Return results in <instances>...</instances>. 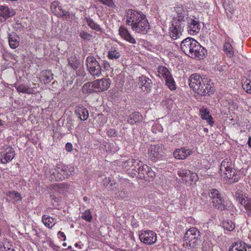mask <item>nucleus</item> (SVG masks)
Masks as SVG:
<instances>
[{
    "instance_id": "nucleus-1",
    "label": "nucleus",
    "mask_w": 251,
    "mask_h": 251,
    "mask_svg": "<svg viewBox=\"0 0 251 251\" xmlns=\"http://www.w3.org/2000/svg\"><path fill=\"white\" fill-rule=\"evenodd\" d=\"M126 22L127 25L135 32L146 34L150 28L146 15L142 12L128 9L126 12Z\"/></svg>"
},
{
    "instance_id": "nucleus-2",
    "label": "nucleus",
    "mask_w": 251,
    "mask_h": 251,
    "mask_svg": "<svg viewBox=\"0 0 251 251\" xmlns=\"http://www.w3.org/2000/svg\"><path fill=\"white\" fill-rule=\"evenodd\" d=\"M181 50L188 56L195 59H203L207 55V50L196 40L187 38L180 44Z\"/></svg>"
},
{
    "instance_id": "nucleus-3",
    "label": "nucleus",
    "mask_w": 251,
    "mask_h": 251,
    "mask_svg": "<svg viewBox=\"0 0 251 251\" xmlns=\"http://www.w3.org/2000/svg\"><path fill=\"white\" fill-rule=\"evenodd\" d=\"M189 85L195 93L201 96H210L214 92V88L208 83V80L202 78L197 74L191 75Z\"/></svg>"
},
{
    "instance_id": "nucleus-4",
    "label": "nucleus",
    "mask_w": 251,
    "mask_h": 251,
    "mask_svg": "<svg viewBox=\"0 0 251 251\" xmlns=\"http://www.w3.org/2000/svg\"><path fill=\"white\" fill-rule=\"evenodd\" d=\"M233 164L229 158L225 159L221 163L220 173L222 176L230 179L231 182H237L240 176V174L232 168Z\"/></svg>"
},
{
    "instance_id": "nucleus-5",
    "label": "nucleus",
    "mask_w": 251,
    "mask_h": 251,
    "mask_svg": "<svg viewBox=\"0 0 251 251\" xmlns=\"http://www.w3.org/2000/svg\"><path fill=\"white\" fill-rule=\"evenodd\" d=\"M86 62L87 69L92 75L97 77L101 75V67L95 57L89 56Z\"/></svg>"
},
{
    "instance_id": "nucleus-6",
    "label": "nucleus",
    "mask_w": 251,
    "mask_h": 251,
    "mask_svg": "<svg viewBox=\"0 0 251 251\" xmlns=\"http://www.w3.org/2000/svg\"><path fill=\"white\" fill-rule=\"evenodd\" d=\"M187 29L188 33L191 35H197L201 29L200 22L198 18L194 16L187 18Z\"/></svg>"
},
{
    "instance_id": "nucleus-7",
    "label": "nucleus",
    "mask_w": 251,
    "mask_h": 251,
    "mask_svg": "<svg viewBox=\"0 0 251 251\" xmlns=\"http://www.w3.org/2000/svg\"><path fill=\"white\" fill-rule=\"evenodd\" d=\"M15 151L11 146H5L0 151V162L4 164L12 161L15 157Z\"/></svg>"
},
{
    "instance_id": "nucleus-8",
    "label": "nucleus",
    "mask_w": 251,
    "mask_h": 251,
    "mask_svg": "<svg viewBox=\"0 0 251 251\" xmlns=\"http://www.w3.org/2000/svg\"><path fill=\"white\" fill-rule=\"evenodd\" d=\"M139 239L143 243L147 245H152L157 241L156 234L151 230L143 231L139 234Z\"/></svg>"
},
{
    "instance_id": "nucleus-9",
    "label": "nucleus",
    "mask_w": 251,
    "mask_h": 251,
    "mask_svg": "<svg viewBox=\"0 0 251 251\" xmlns=\"http://www.w3.org/2000/svg\"><path fill=\"white\" fill-rule=\"evenodd\" d=\"M163 151L162 145H151L148 150L149 157L152 161L155 162L160 158Z\"/></svg>"
},
{
    "instance_id": "nucleus-10",
    "label": "nucleus",
    "mask_w": 251,
    "mask_h": 251,
    "mask_svg": "<svg viewBox=\"0 0 251 251\" xmlns=\"http://www.w3.org/2000/svg\"><path fill=\"white\" fill-rule=\"evenodd\" d=\"M177 174L180 177H182L183 181L190 184L196 182L198 179L197 175L188 170H180L178 171Z\"/></svg>"
},
{
    "instance_id": "nucleus-11",
    "label": "nucleus",
    "mask_w": 251,
    "mask_h": 251,
    "mask_svg": "<svg viewBox=\"0 0 251 251\" xmlns=\"http://www.w3.org/2000/svg\"><path fill=\"white\" fill-rule=\"evenodd\" d=\"M177 22H172L171 26L169 28V33L170 37L173 39H176L182 35V31L183 30L184 24H179Z\"/></svg>"
},
{
    "instance_id": "nucleus-12",
    "label": "nucleus",
    "mask_w": 251,
    "mask_h": 251,
    "mask_svg": "<svg viewBox=\"0 0 251 251\" xmlns=\"http://www.w3.org/2000/svg\"><path fill=\"white\" fill-rule=\"evenodd\" d=\"M138 84L142 91L149 92L152 87V81L149 77L142 75L137 78Z\"/></svg>"
},
{
    "instance_id": "nucleus-13",
    "label": "nucleus",
    "mask_w": 251,
    "mask_h": 251,
    "mask_svg": "<svg viewBox=\"0 0 251 251\" xmlns=\"http://www.w3.org/2000/svg\"><path fill=\"white\" fill-rule=\"evenodd\" d=\"M110 80L102 78L94 81V86L96 92H101L106 90L110 86Z\"/></svg>"
},
{
    "instance_id": "nucleus-14",
    "label": "nucleus",
    "mask_w": 251,
    "mask_h": 251,
    "mask_svg": "<svg viewBox=\"0 0 251 251\" xmlns=\"http://www.w3.org/2000/svg\"><path fill=\"white\" fill-rule=\"evenodd\" d=\"M201 237L200 232L194 227L190 228L185 233L184 238L185 240L192 241L193 239L196 241L200 239Z\"/></svg>"
},
{
    "instance_id": "nucleus-15",
    "label": "nucleus",
    "mask_w": 251,
    "mask_h": 251,
    "mask_svg": "<svg viewBox=\"0 0 251 251\" xmlns=\"http://www.w3.org/2000/svg\"><path fill=\"white\" fill-rule=\"evenodd\" d=\"M119 32L120 36L126 41L132 44H136V40L126 27L121 26L119 28Z\"/></svg>"
},
{
    "instance_id": "nucleus-16",
    "label": "nucleus",
    "mask_w": 251,
    "mask_h": 251,
    "mask_svg": "<svg viewBox=\"0 0 251 251\" xmlns=\"http://www.w3.org/2000/svg\"><path fill=\"white\" fill-rule=\"evenodd\" d=\"M140 163L141 162L138 160L131 158L124 162L123 166L127 171L131 170L134 172H137V168Z\"/></svg>"
},
{
    "instance_id": "nucleus-17",
    "label": "nucleus",
    "mask_w": 251,
    "mask_h": 251,
    "mask_svg": "<svg viewBox=\"0 0 251 251\" xmlns=\"http://www.w3.org/2000/svg\"><path fill=\"white\" fill-rule=\"evenodd\" d=\"M186 12L181 8L177 7L176 9V16L174 17L173 22H177L179 24H184L183 22L187 21Z\"/></svg>"
},
{
    "instance_id": "nucleus-18",
    "label": "nucleus",
    "mask_w": 251,
    "mask_h": 251,
    "mask_svg": "<svg viewBox=\"0 0 251 251\" xmlns=\"http://www.w3.org/2000/svg\"><path fill=\"white\" fill-rule=\"evenodd\" d=\"M229 251H251V247L244 242H236L230 247Z\"/></svg>"
},
{
    "instance_id": "nucleus-19",
    "label": "nucleus",
    "mask_w": 251,
    "mask_h": 251,
    "mask_svg": "<svg viewBox=\"0 0 251 251\" xmlns=\"http://www.w3.org/2000/svg\"><path fill=\"white\" fill-rule=\"evenodd\" d=\"M192 153L191 150H186L185 148H181L176 150L174 152V156L177 159H184L188 155Z\"/></svg>"
},
{
    "instance_id": "nucleus-20",
    "label": "nucleus",
    "mask_w": 251,
    "mask_h": 251,
    "mask_svg": "<svg viewBox=\"0 0 251 251\" xmlns=\"http://www.w3.org/2000/svg\"><path fill=\"white\" fill-rule=\"evenodd\" d=\"M75 113L81 121L86 120L89 117L88 110L83 106H77L75 109Z\"/></svg>"
},
{
    "instance_id": "nucleus-21",
    "label": "nucleus",
    "mask_w": 251,
    "mask_h": 251,
    "mask_svg": "<svg viewBox=\"0 0 251 251\" xmlns=\"http://www.w3.org/2000/svg\"><path fill=\"white\" fill-rule=\"evenodd\" d=\"M213 207L220 210H224L226 209V206L225 204V200L223 197L216 199L212 201Z\"/></svg>"
},
{
    "instance_id": "nucleus-22",
    "label": "nucleus",
    "mask_w": 251,
    "mask_h": 251,
    "mask_svg": "<svg viewBox=\"0 0 251 251\" xmlns=\"http://www.w3.org/2000/svg\"><path fill=\"white\" fill-rule=\"evenodd\" d=\"M15 12L13 10H10L9 8L4 5H0V16L7 18L14 15Z\"/></svg>"
},
{
    "instance_id": "nucleus-23",
    "label": "nucleus",
    "mask_w": 251,
    "mask_h": 251,
    "mask_svg": "<svg viewBox=\"0 0 251 251\" xmlns=\"http://www.w3.org/2000/svg\"><path fill=\"white\" fill-rule=\"evenodd\" d=\"M42 222L44 225L49 228H51L56 223L54 218L47 215L43 216Z\"/></svg>"
},
{
    "instance_id": "nucleus-24",
    "label": "nucleus",
    "mask_w": 251,
    "mask_h": 251,
    "mask_svg": "<svg viewBox=\"0 0 251 251\" xmlns=\"http://www.w3.org/2000/svg\"><path fill=\"white\" fill-rule=\"evenodd\" d=\"M148 170H149V166L141 162L137 168L138 177L141 179H144V178L146 177V175L147 173Z\"/></svg>"
},
{
    "instance_id": "nucleus-25",
    "label": "nucleus",
    "mask_w": 251,
    "mask_h": 251,
    "mask_svg": "<svg viewBox=\"0 0 251 251\" xmlns=\"http://www.w3.org/2000/svg\"><path fill=\"white\" fill-rule=\"evenodd\" d=\"M121 56L120 51L114 47H111L107 53V57L110 60H117Z\"/></svg>"
},
{
    "instance_id": "nucleus-26",
    "label": "nucleus",
    "mask_w": 251,
    "mask_h": 251,
    "mask_svg": "<svg viewBox=\"0 0 251 251\" xmlns=\"http://www.w3.org/2000/svg\"><path fill=\"white\" fill-rule=\"evenodd\" d=\"M234 197L236 200L243 205L247 201V200L250 199L240 190H238L236 192Z\"/></svg>"
},
{
    "instance_id": "nucleus-27",
    "label": "nucleus",
    "mask_w": 251,
    "mask_h": 251,
    "mask_svg": "<svg viewBox=\"0 0 251 251\" xmlns=\"http://www.w3.org/2000/svg\"><path fill=\"white\" fill-rule=\"evenodd\" d=\"M18 36L15 34H9L8 42L11 48L15 49L18 47L19 43L18 40Z\"/></svg>"
},
{
    "instance_id": "nucleus-28",
    "label": "nucleus",
    "mask_w": 251,
    "mask_h": 251,
    "mask_svg": "<svg viewBox=\"0 0 251 251\" xmlns=\"http://www.w3.org/2000/svg\"><path fill=\"white\" fill-rule=\"evenodd\" d=\"M201 117L202 119L207 120V122L211 126L214 124L212 116L209 114V111L207 109H201L200 110Z\"/></svg>"
},
{
    "instance_id": "nucleus-29",
    "label": "nucleus",
    "mask_w": 251,
    "mask_h": 251,
    "mask_svg": "<svg viewBox=\"0 0 251 251\" xmlns=\"http://www.w3.org/2000/svg\"><path fill=\"white\" fill-rule=\"evenodd\" d=\"M63 164L58 165L56 167V169H54L50 170V173L52 175V178H55L56 180L60 179L62 180L61 167Z\"/></svg>"
},
{
    "instance_id": "nucleus-30",
    "label": "nucleus",
    "mask_w": 251,
    "mask_h": 251,
    "mask_svg": "<svg viewBox=\"0 0 251 251\" xmlns=\"http://www.w3.org/2000/svg\"><path fill=\"white\" fill-rule=\"evenodd\" d=\"M158 75L160 77H162L164 79L170 76L171 74L168 69L162 66H159L157 68Z\"/></svg>"
},
{
    "instance_id": "nucleus-31",
    "label": "nucleus",
    "mask_w": 251,
    "mask_h": 251,
    "mask_svg": "<svg viewBox=\"0 0 251 251\" xmlns=\"http://www.w3.org/2000/svg\"><path fill=\"white\" fill-rule=\"evenodd\" d=\"M42 77L45 83H49L53 78V74L50 70H44L42 72Z\"/></svg>"
},
{
    "instance_id": "nucleus-32",
    "label": "nucleus",
    "mask_w": 251,
    "mask_h": 251,
    "mask_svg": "<svg viewBox=\"0 0 251 251\" xmlns=\"http://www.w3.org/2000/svg\"><path fill=\"white\" fill-rule=\"evenodd\" d=\"M141 120V116L139 113L135 112L129 115L127 118V121L128 123L133 125L139 122Z\"/></svg>"
},
{
    "instance_id": "nucleus-33",
    "label": "nucleus",
    "mask_w": 251,
    "mask_h": 251,
    "mask_svg": "<svg viewBox=\"0 0 251 251\" xmlns=\"http://www.w3.org/2000/svg\"><path fill=\"white\" fill-rule=\"evenodd\" d=\"M82 92L85 94L96 92L94 86V81L93 82H87L85 83L83 86Z\"/></svg>"
},
{
    "instance_id": "nucleus-34",
    "label": "nucleus",
    "mask_w": 251,
    "mask_h": 251,
    "mask_svg": "<svg viewBox=\"0 0 251 251\" xmlns=\"http://www.w3.org/2000/svg\"><path fill=\"white\" fill-rule=\"evenodd\" d=\"M85 19L88 25L90 28L98 31H101L102 29L100 28V26L96 23L92 19L86 18Z\"/></svg>"
},
{
    "instance_id": "nucleus-35",
    "label": "nucleus",
    "mask_w": 251,
    "mask_h": 251,
    "mask_svg": "<svg viewBox=\"0 0 251 251\" xmlns=\"http://www.w3.org/2000/svg\"><path fill=\"white\" fill-rule=\"evenodd\" d=\"M242 87L248 93L251 94V81L245 77L242 79Z\"/></svg>"
},
{
    "instance_id": "nucleus-36",
    "label": "nucleus",
    "mask_w": 251,
    "mask_h": 251,
    "mask_svg": "<svg viewBox=\"0 0 251 251\" xmlns=\"http://www.w3.org/2000/svg\"><path fill=\"white\" fill-rule=\"evenodd\" d=\"M224 50L228 57H231L233 56L234 51L233 48L229 42H226L225 43L224 45Z\"/></svg>"
},
{
    "instance_id": "nucleus-37",
    "label": "nucleus",
    "mask_w": 251,
    "mask_h": 251,
    "mask_svg": "<svg viewBox=\"0 0 251 251\" xmlns=\"http://www.w3.org/2000/svg\"><path fill=\"white\" fill-rule=\"evenodd\" d=\"M68 64L74 70L77 69L78 65L80 64L79 61L76 59L75 55L72 56L69 58Z\"/></svg>"
},
{
    "instance_id": "nucleus-38",
    "label": "nucleus",
    "mask_w": 251,
    "mask_h": 251,
    "mask_svg": "<svg viewBox=\"0 0 251 251\" xmlns=\"http://www.w3.org/2000/svg\"><path fill=\"white\" fill-rule=\"evenodd\" d=\"M208 195L212 201L223 197L222 194L216 189H210L209 190Z\"/></svg>"
},
{
    "instance_id": "nucleus-39",
    "label": "nucleus",
    "mask_w": 251,
    "mask_h": 251,
    "mask_svg": "<svg viewBox=\"0 0 251 251\" xmlns=\"http://www.w3.org/2000/svg\"><path fill=\"white\" fill-rule=\"evenodd\" d=\"M166 85L172 90H175L176 89L175 82L171 75L164 79Z\"/></svg>"
},
{
    "instance_id": "nucleus-40",
    "label": "nucleus",
    "mask_w": 251,
    "mask_h": 251,
    "mask_svg": "<svg viewBox=\"0 0 251 251\" xmlns=\"http://www.w3.org/2000/svg\"><path fill=\"white\" fill-rule=\"evenodd\" d=\"M7 195L13 199L16 202L22 201L21 194L15 191H9L7 193Z\"/></svg>"
},
{
    "instance_id": "nucleus-41",
    "label": "nucleus",
    "mask_w": 251,
    "mask_h": 251,
    "mask_svg": "<svg viewBox=\"0 0 251 251\" xmlns=\"http://www.w3.org/2000/svg\"><path fill=\"white\" fill-rule=\"evenodd\" d=\"M61 170H62L61 176L63 178H65L73 175L72 171L69 170L67 166L63 164L62 167H61Z\"/></svg>"
},
{
    "instance_id": "nucleus-42",
    "label": "nucleus",
    "mask_w": 251,
    "mask_h": 251,
    "mask_svg": "<svg viewBox=\"0 0 251 251\" xmlns=\"http://www.w3.org/2000/svg\"><path fill=\"white\" fill-rule=\"evenodd\" d=\"M18 92L23 93L30 94L29 90V85L25 84H22L17 87Z\"/></svg>"
},
{
    "instance_id": "nucleus-43",
    "label": "nucleus",
    "mask_w": 251,
    "mask_h": 251,
    "mask_svg": "<svg viewBox=\"0 0 251 251\" xmlns=\"http://www.w3.org/2000/svg\"><path fill=\"white\" fill-rule=\"evenodd\" d=\"M55 14L58 17H62L63 19L67 20L70 18V13L68 11L63 10L61 8V9L58 10Z\"/></svg>"
},
{
    "instance_id": "nucleus-44",
    "label": "nucleus",
    "mask_w": 251,
    "mask_h": 251,
    "mask_svg": "<svg viewBox=\"0 0 251 251\" xmlns=\"http://www.w3.org/2000/svg\"><path fill=\"white\" fill-rule=\"evenodd\" d=\"M223 226L224 229L228 231H232L235 228V225L231 221L224 222Z\"/></svg>"
},
{
    "instance_id": "nucleus-45",
    "label": "nucleus",
    "mask_w": 251,
    "mask_h": 251,
    "mask_svg": "<svg viewBox=\"0 0 251 251\" xmlns=\"http://www.w3.org/2000/svg\"><path fill=\"white\" fill-rule=\"evenodd\" d=\"M81 218L87 222H90L92 219V217L89 210H86L82 213Z\"/></svg>"
},
{
    "instance_id": "nucleus-46",
    "label": "nucleus",
    "mask_w": 251,
    "mask_h": 251,
    "mask_svg": "<svg viewBox=\"0 0 251 251\" xmlns=\"http://www.w3.org/2000/svg\"><path fill=\"white\" fill-rule=\"evenodd\" d=\"M61 6H59V2L58 1H53L50 5V9L53 13H55L58 10L61 9Z\"/></svg>"
},
{
    "instance_id": "nucleus-47",
    "label": "nucleus",
    "mask_w": 251,
    "mask_h": 251,
    "mask_svg": "<svg viewBox=\"0 0 251 251\" xmlns=\"http://www.w3.org/2000/svg\"><path fill=\"white\" fill-rule=\"evenodd\" d=\"M243 205L248 216L251 217V198L247 200V201Z\"/></svg>"
},
{
    "instance_id": "nucleus-48",
    "label": "nucleus",
    "mask_w": 251,
    "mask_h": 251,
    "mask_svg": "<svg viewBox=\"0 0 251 251\" xmlns=\"http://www.w3.org/2000/svg\"><path fill=\"white\" fill-rule=\"evenodd\" d=\"M11 247L12 245L9 243H3V245L0 246V251H14V249Z\"/></svg>"
},
{
    "instance_id": "nucleus-49",
    "label": "nucleus",
    "mask_w": 251,
    "mask_h": 251,
    "mask_svg": "<svg viewBox=\"0 0 251 251\" xmlns=\"http://www.w3.org/2000/svg\"><path fill=\"white\" fill-rule=\"evenodd\" d=\"M154 176L155 173L149 167V170H148L146 177L144 178V179L150 181V179H152Z\"/></svg>"
},
{
    "instance_id": "nucleus-50",
    "label": "nucleus",
    "mask_w": 251,
    "mask_h": 251,
    "mask_svg": "<svg viewBox=\"0 0 251 251\" xmlns=\"http://www.w3.org/2000/svg\"><path fill=\"white\" fill-rule=\"evenodd\" d=\"M100 2L104 5L110 7H113L115 5L113 0H98Z\"/></svg>"
},
{
    "instance_id": "nucleus-51",
    "label": "nucleus",
    "mask_w": 251,
    "mask_h": 251,
    "mask_svg": "<svg viewBox=\"0 0 251 251\" xmlns=\"http://www.w3.org/2000/svg\"><path fill=\"white\" fill-rule=\"evenodd\" d=\"M118 134V132L116 130L113 128L109 129L107 131V135L109 137H116Z\"/></svg>"
},
{
    "instance_id": "nucleus-52",
    "label": "nucleus",
    "mask_w": 251,
    "mask_h": 251,
    "mask_svg": "<svg viewBox=\"0 0 251 251\" xmlns=\"http://www.w3.org/2000/svg\"><path fill=\"white\" fill-rule=\"evenodd\" d=\"M128 192L124 190L119 191L117 193V196L119 197L122 199H124L128 197Z\"/></svg>"
},
{
    "instance_id": "nucleus-53",
    "label": "nucleus",
    "mask_w": 251,
    "mask_h": 251,
    "mask_svg": "<svg viewBox=\"0 0 251 251\" xmlns=\"http://www.w3.org/2000/svg\"><path fill=\"white\" fill-rule=\"evenodd\" d=\"M79 36L84 40H89L91 36L90 34L84 31H81L79 33Z\"/></svg>"
},
{
    "instance_id": "nucleus-54",
    "label": "nucleus",
    "mask_w": 251,
    "mask_h": 251,
    "mask_svg": "<svg viewBox=\"0 0 251 251\" xmlns=\"http://www.w3.org/2000/svg\"><path fill=\"white\" fill-rule=\"evenodd\" d=\"M66 150L69 152H70L72 151L73 146L70 143H67L65 146Z\"/></svg>"
},
{
    "instance_id": "nucleus-55",
    "label": "nucleus",
    "mask_w": 251,
    "mask_h": 251,
    "mask_svg": "<svg viewBox=\"0 0 251 251\" xmlns=\"http://www.w3.org/2000/svg\"><path fill=\"white\" fill-rule=\"evenodd\" d=\"M103 65V67L106 70H108L109 68H110V66L109 65V63L106 61H103V63L102 64Z\"/></svg>"
},
{
    "instance_id": "nucleus-56",
    "label": "nucleus",
    "mask_w": 251,
    "mask_h": 251,
    "mask_svg": "<svg viewBox=\"0 0 251 251\" xmlns=\"http://www.w3.org/2000/svg\"><path fill=\"white\" fill-rule=\"evenodd\" d=\"M58 235H59L60 238H63V240L65 241L66 240V236L64 232H62L61 231H59L58 233Z\"/></svg>"
},
{
    "instance_id": "nucleus-57",
    "label": "nucleus",
    "mask_w": 251,
    "mask_h": 251,
    "mask_svg": "<svg viewBox=\"0 0 251 251\" xmlns=\"http://www.w3.org/2000/svg\"><path fill=\"white\" fill-rule=\"evenodd\" d=\"M248 144L249 146L251 148V137L249 138Z\"/></svg>"
},
{
    "instance_id": "nucleus-58",
    "label": "nucleus",
    "mask_w": 251,
    "mask_h": 251,
    "mask_svg": "<svg viewBox=\"0 0 251 251\" xmlns=\"http://www.w3.org/2000/svg\"><path fill=\"white\" fill-rule=\"evenodd\" d=\"M50 198H51V200H54L55 201H57V200H56L57 198L55 197V196L51 195L50 196Z\"/></svg>"
},
{
    "instance_id": "nucleus-59",
    "label": "nucleus",
    "mask_w": 251,
    "mask_h": 251,
    "mask_svg": "<svg viewBox=\"0 0 251 251\" xmlns=\"http://www.w3.org/2000/svg\"><path fill=\"white\" fill-rule=\"evenodd\" d=\"M83 200L85 202H87L89 201L88 198L86 196L84 197Z\"/></svg>"
},
{
    "instance_id": "nucleus-60",
    "label": "nucleus",
    "mask_w": 251,
    "mask_h": 251,
    "mask_svg": "<svg viewBox=\"0 0 251 251\" xmlns=\"http://www.w3.org/2000/svg\"><path fill=\"white\" fill-rule=\"evenodd\" d=\"M110 180L109 179V178H108V179L106 178V182L109 183L110 182Z\"/></svg>"
},
{
    "instance_id": "nucleus-61",
    "label": "nucleus",
    "mask_w": 251,
    "mask_h": 251,
    "mask_svg": "<svg viewBox=\"0 0 251 251\" xmlns=\"http://www.w3.org/2000/svg\"><path fill=\"white\" fill-rule=\"evenodd\" d=\"M204 130L205 131H206V132H207V131H208V129H207V128H204Z\"/></svg>"
},
{
    "instance_id": "nucleus-62",
    "label": "nucleus",
    "mask_w": 251,
    "mask_h": 251,
    "mask_svg": "<svg viewBox=\"0 0 251 251\" xmlns=\"http://www.w3.org/2000/svg\"><path fill=\"white\" fill-rule=\"evenodd\" d=\"M75 247H78V244H77V243H76V244H75Z\"/></svg>"
},
{
    "instance_id": "nucleus-63",
    "label": "nucleus",
    "mask_w": 251,
    "mask_h": 251,
    "mask_svg": "<svg viewBox=\"0 0 251 251\" xmlns=\"http://www.w3.org/2000/svg\"><path fill=\"white\" fill-rule=\"evenodd\" d=\"M63 245L64 246H66V243H63Z\"/></svg>"
},
{
    "instance_id": "nucleus-64",
    "label": "nucleus",
    "mask_w": 251,
    "mask_h": 251,
    "mask_svg": "<svg viewBox=\"0 0 251 251\" xmlns=\"http://www.w3.org/2000/svg\"><path fill=\"white\" fill-rule=\"evenodd\" d=\"M71 248V247L70 246H69V247H68L69 249H70Z\"/></svg>"
}]
</instances>
